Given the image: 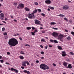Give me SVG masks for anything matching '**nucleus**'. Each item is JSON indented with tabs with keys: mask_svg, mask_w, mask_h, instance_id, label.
Returning <instances> with one entry per match:
<instances>
[{
	"mask_svg": "<svg viewBox=\"0 0 74 74\" xmlns=\"http://www.w3.org/2000/svg\"><path fill=\"white\" fill-rule=\"evenodd\" d=\"M45 2L47 4H51V1L50 0H48L45 1Z\"/></svg>",
	"mask_w": 74,
	"mask_h": 74,
	"instance_id": "nucleus-11",
	"label": "nucleus"
},
{
	"mask_svg": "<svg viewBox=\"0 0 74 74\" xmlns=\"http://www.w3.org/2000/svg\"><path fill=\"white\" fill-rule=\"evenodd\" d=\"M59 16H60V17H64L65 16L64 15H63V14H60L59 15Z\"/></svg>",
	"mask_w": 74,
	"mask_h": 74,
	"instance_id": "nucleus-22",
	"label": "nucleus"
},
{
	"mask_svg": "<svg viewBox=\"0 0 74 74\" xmlns=\"http://www.w3.org/2000/svg\"><path fill=\"white\" fill-rule=\"evenodd\" d=\"M53 41L55 43H58V42L56 40H54Z\"/></svg>",
	"mask_w": 74,
	"mask_h": 74,
	"instance_id": "nucleus-25",
	"label": "nucleus"
},
{
	"mask_svg": "<svg viewBox=\"0 0 74 74\" xmlns=\"http://www.w3.org/2000/svg\"><path fill=\"white\" fill-rule=\"evenodd\" d=\"M8 38V36H7L5 37V39H7Z\"/></svg>",
	"mask_w": 74,
	"mask_h": 74,
	"instance_id": "nucleus-53",
	"label": "nucleus"
},
{
	"mask_svg": "<svg viewBox=\"0 0 74 74\" xmlns=\"http://www.w3.org/2000/svg\"><path fill=\"white\" fill-rule=\"evenodd\" d=\"M62 8L64 9V10H68V9L69 8V7L68 5H65Z\"/></svg>",
	"mask_w": 74,
	"mask_h": 74,
	"instance_id": "nucleus-4",
	"label": "nucleus"
},
{
	"mask_svg": "<svg viewBox=\"0 0 74 74\" xmlns=\"http://www.w3.org/2000/svg\"><path fill=\"white\" fill-rule=\"evenodd\" d=\"M17 3H15L14 4L15 5H17Z\"/></svg>",
	"mask_w": 74,
	"mask_h": 74,
	"instance_id": "nucleus-59",
	"label": "nucleus"
},
{
	"mask_svg": "<svg viewBox=\"0 0 74 74\" xmlns=\"http://www.w3.org/2000/svg\"><path fill=\"white\" fill-rule=\"evenodd\" d=\"M11 71H13V70H14V68H11Z\"/></svg>",
	"mask_w": 74,
	"mask_h": 74,
	"instance_id": "nucleus-46",
	"label": "nucleus"
},
{
	"mask_svg": "<svg viewBox=\"0 0 74 74\" xmlns=\"http://www.w3.org/2000/svg\"><path fill=\"white\" fill-rule=\"evenodd\" d=\"M56 24V23L55 22H51L50 23L51 25H54Z\"/></svg>",
	"mask_w": 74,
	"mask_h": 74,
	"instance_id": "nucleus-20",
	"label": "nucleus"
},
{
	"mask_svg": "<svg viewBox=\"0 0 74 74\" xmlns=\"http://www.w3.org/2000/svg\"><path fill=\"white\" fill-rule=\"evenodd\" d=\"M45 49H47V47L46 46H45Z\"/></svg>",
	"mask_w": 74,
	"mask_h": 74,
	"instance_id": "nucleus-58",
	"label": "nucleus"
},
{
	"mask_svg": "<svg viewBox=\"0 0 74 74\" xmlns=\"http://www.w3.org/2000/svg\"><path fill=\"white\" fill-rule=\"evenodd\" d=\"M64 37V36L63 35L60 34V35H59L58 36V39H59L61 41L63 42V40H62V38Z\"/></svg>",
	"mask_w": 74,
	"mask_h": 74,
	"instance_id": "nucleus-3",
	"label": "nucleus"
},
{
	"mask_svg": "<svg viewBox=\"0 0 74 74\" xmlns=\"http://www.w3.org/2000/svg\"><path fill=\"white\" fill-rule=\"evenodd\" d=\"M66 61H67V62H69V61H70V59L67 58V59H66Z\"/></svg>",
	"mask_w": 74,
	"mask_h": 74,
	"instance_id": "nucleus-43",
	"label": "nucleus"
},
{
	"mask_svg": "<svg viewBox=\"0 0 74 74\" xmlns=\"http://www.w3.org/2000/svg\"><path fill=\"white\" fill-rule=\"evenodd\" d=\"M40 53L41 54H44V52L43 51L41 52Z\"/></svg>",
	"mask_w": 74,
	"mask_h": 74,
	"instance_id": "nucleus-47",
	"label": "nucleus"
},
{
	"mask_svg": "<svg viewBox=\"0 0 74 74\" xmlns=\"http://www.w3.org/2000/svg\"><path fill=\"white\" fill-rule=\"evenodd\" d=\"M25 46H26L27 47H28V46H30V45L28 44H26L25 45Z\"/></svg>",
	"mask_w": 74,
	"mask_h": 74,
	"instance_id": "nucleus-49",
	"label": "nucleus"
},
{
	"mask_svg": "<svg viewBox=\"0 0 74 74\" xmlns=\"http://www.w3.org/2000/svg\"><path fill=\"white\" fill-rule=\"evenodd\" d=\"M8 44L10 45V47H12V46L14 47L17 45L18 44V42L15 38H11L9 40Z\"/></svg>",
	"mask_w": 74,
	"mask_h": 74,
	"instance_id": "nucleus-1",
	"label": "nucleus"
},
{
	"mask_svg": "<svg viewBox=\"0 0 74 74\" xmlns=\"http://www.w3.org/2000/svg\"><path fill=\"white\" fill-rule=\"evenodd\" d=\"M49 8H50L51 10H54V8L51 7V6H48Z\"/></svg>",
	"mask_w": 74,
	"mask_h": 74,
	"instance_id": "nucleus-19",
	"label": "nucleus"
},
{
	"mask_svg": "<svg viewBox=\"0 0 74 74\" xmlns=\"http://www.w3.org/2000/svg\"><path fill=\"white\" fill-rule=\"evenodd\" d=\"M69 53L70 54V55H74V53L73 52H70Z\"/></svg>",
	"mask_w": 74,
	"mask_h": 74,
	"instance_id": "nucleus-26",
	"label": "nucleus"
},
{
	"mask_svg": "<svg viewBox=\"0 0 74 74\" xmlns=\"http://www.w3.org/2000/svg\"><path fill=\"white\" fill-rule=\"evenodd\" d=\"M50 42H53V40H52V39H51L50 40Z\"/></svg>",
	"mask_w": 74,
	"mask_h": 74,
	"instance_id": "nucleus-41",
	"label": "nucleus"
},
{
	"mask_svg": "<svg viewBox=\"0 0 74 74\" xmlns=\"http://www.w3.org/2000/svg\"><path fill=\"white\" fill-rule=\"evenodd\" d=\"M40 47H41V48H43V46H42V45H40Z\"/></svg>",
	"mask_w": 74,
	"mask_h": 74,
	"instance_id": "nucleus-55",
	"label": "nucleus"
},
{
	"mask_svg": "<svg viewBox=\"0 0 74 74\" xmlns=\"http://www.w3.org/2000/svg\"><path fill=\"white\" fill-rule=\"evenodd\" d=\"M52 29H54V30H58V29L57 28H56L53 27Z\"/></svg>",
	"mask_w": 74,
	"mask_h": 74,
	"instance_id": "nucleus-33",
	"label": "nucleus"
},
{
	"mask_svg": "<svg viewBox=\"0 0 74 74\" xmlns=\"http://www.w3.org/2000/svg\"><path fill=\"white\" fill-rule=\"evenodd\" d=\"M37 10L38 11V12H41V10L40 9H38Z\"/></svg>",
	"mask_w": 74,
	"mask_h": 74,
	"instance_id": "nucleus-31",
	"label": "nucleus"
},
{
	"mask_svg": "<svg viewBox=\"0 0 74 74\" xmlns=\"http://www.w3.org/2000/svg\"><path fill=\"white\" fill-rule=\"evenodd\" d=\"M53 66H54L55 67L56 66V64L54 63L53 64Z\"/></svg>",
	"mask_w": 74,
	"mask_h": 74,
	"instance_id": "nucleus-40",
	"label": "nucleus"
},
{
	"mask_svg": "<svg viewBox=\"0 0 74 74\" xmlns=\"http://www.w3.org/2000/svg\"><path fill=\"white\" fill-rule=\"evenodd\" d=\"M5 21H7V20H8V19H7V18H5Z\"/></svg>",
	"mask_w": 74,
	"mask_h": 74,
	"instance_id": "nucleus-60",
	"label": "nucleus"
},
{
	"mask_svg": "<svg viewBox=\"0 0 74 74\" xmlns=\"http://www.w3.org/2000/svg\"><path fill=\"white\" fill-rule=\"evenodd\" d=\"M21 69H24V67H23V66H21Z\"/></svg>",
	"mask_w": 74,
	"mask_h": 74,
	"instance_id": "nucleus-61",
	"label": "nucleus"
},
{
	"mask_svg": "<svg viewBox=\"0 0 74 74\" xmlns=\"http://www.w3.org/2000/svg\"><path fill=\"white\" fill-rule=\"evenodd\" d=\"M25 9L26 11H29L30 10L28 8L26 7L25 8Z\"/></svg>",
	"mask_w": 74,
	"mask_h": 74,
	"instance_id": "nucleus-16",
	"label": "nucleus"
},
{
	"mask_svg": "<svg viewBox=\"0 0 74 74\" xmlns=\"http://www.w3.org/2000/svg\"><path fill=\"white\" fill-rule=\"evenodd\" d=\"M41 41H42H42H45V40H44V39L42 38L41 40Z\"/></svg>",
	"mask_w": 74,
	"mask_h": 74,
	"instance_id": "nucleus-32",
	"label": "nucleus"
},
{
	"mask_svg": "<svg viewBox=\"0 0 74 74\" xmlns=\"http://www.w3.org/2000/svg\"><path fill=\"white\" fill-rule=\"evenodd\" d=\"M69 23H72V20H69Z\"/></svg>",
	"mask_w": 74,
	"mask_h": 74,
	"instance_id": "nucleus-48",
	"label": "nucleus"
},
{
	"mask_svg": "<svg viewBox=\"0 0 74 74\" xmlns=\"http://www.w3.org/2000/svg\"><path fill=\"white\" fill-rule=\"evenodd\" d=\"M19 39H20V40H22V38H21V37H19Z\"/></svg>",
	"mask_w": 74,
	"mask_h": 74,
	"instance_id": "nucleus-50",
	"label": "nucleus"
},
{
	"mask_svg": "<svg viewBox=\"0 0 74 74\" xmlns=\"http://www.w3.org/2000/svg\"><path fill=\"white\" fill-rule=\"evenodd\" d=\"M52 34L54 37H57L58 36V33L55 32H53Z\"/></svg>",
	"mask_w": 74,
	"mask_h": 74,
	"instance_id": "nucleus-7",
	"label": "nucleus"
},
{
	"mask_svg": "<svg viewBox=\"0 0 74 74\" xmlns=\"http://www.w3.org/2000/svg\"><path fill=\"white\" fill-rule=\"evenodd\" d=\"M40 23L41 22L37 20H36L35 21V24H40Z\"/></svg>",
	"mask_w": 74,
	"mask_h": 74,
	"instance_id": "nucleus-9",
	"label": "nucleus"
},
{
	"mask_svg": "<svg viewBox=\"0 0 74 74\" xmlns=\"http://www.w3.org/2000/svg\"><path fill=\"white\" fill-rule=\"evenodd\" d=\"M35 32H37V30H35Z\"/></svg>",
	"mask_w": 74,
	"mask_h": 74,
	"instance_id": "nucleus-64",
	"label": "nucleus"
},
{
	"mask_svg": "<svg viewBox=\"0 0 74 74\" xmlns=\"http://www.w3.org/2000/svg\"><path fill=\"white\" fill-rule=\"evenodd\" d=\"M6 64H8L9 65H10V64L9 63H8L7 62L5 63Z\"/></svg>",
	"mask_w": 74,
	"mask_h": 74,
	"instance_id": "nucleus-39",
	"label": "nucleus"
},
{
	"mask_svg": "<svg viewBox=\"0 0 74 74\" xmlns=\"http://www.w3.org/2000/svg\"><path fill=\"white\" fill-rule=\"evenodd\" d=\"M67 40H71V38H70V36L67 37Z\"/></svg>",
	"mask_w": 74,
	"mask_h": 74,
	"instance_id": "nucleus-24",
	"label": "nucleus"
},
{
	"mask_svg": "<svg viewBox=\"0 0 74 74\" xmlns=\"http://www.w3.org/2000/svg\"><path fill=\"white\" fill-rule=\"evenodd\" d=\"M5 30V28H4V27H3L2 28V32H4Z\"/></svg>",
	"mask_w": 74,
	"mask_h": 74,
	"instance_id": "nucleus-29",
	"label": "nucleus"
},
{
	"mask_svg": "<svg viewBox=\"0 0 74 74\" xmlns=\"http://www.w3.org/2000/svg\"><path fill=\"white\" fill-rule=\"evenodd\" d=\"M58 47L59 49H60V50H62V48L60 46H58Z\"/></svg>",
	"mask_w": 74,
	"mask_h": 74,
	"instance_id": "nucleus-18",
	"label": "nucleus"
},
{
	"mask_svg": "<svg viewBox=\"0 0 74 74\" xmlns=\"http://www.w3.org/2000/svg\"><path fill=\"white\" fill-rule=\"evenodd\" d=\"M36 63H39V61H38V60H36Z\"/></svg>",
	"mask_w": 74,
	"mask_h": 74,
	"instance_id": "nucleus-51",
	"label": "nucleus"
},
{
	"mask_svg": "<svg viewBox=\"0 0 74 74\" xmlns=\"http://www.w3.org/2000/svg\"><path fill=\"white\" fill-rule=\"evenodd\" d=\"M0 61L1 62V63H3V60H0Z\"/></svg>",
	"mask_w": 74,
	"mask_h": 74,
	"instance_id": "nucleus-37",
	"label": "nucleus"
},
{
	"mask_svg": "<svg viewBox=\"0 0 74 74\" xmlns=\"http://www.w3.org/2000/svg\"><path fill=\"white\" fill-rule=\"evenodd\" d=\"M32 30H34V29H36V28H34V27H32Z\"/></svg>",
	"mask_w": 74,
	"mask_h": 74,
	"instance_id": "nucleus-38",
	"label": "nucleus"
},
{
	"mask_svg": "<svg viewBox=\"0 0 74 74\" xmlns=\"http://www.w3.org/2000/svg\"><path fill=\"white\" fill-rule=\"evenodd\" d=\"M62 56H66V52L64 51H63L62 52Z\"/></svg>",
	"mask_w": 74,
	"mask_h": 74,
	"instance_id": "nucleus-8",
	"label": "nucleus"
},
{
	"mask_svg": "<svg viewBox=\"0 0 74 74\" xmlns=\"http://www.w3.org/2000/svg\"><path fill=\"white\" fill-rule=\"evenodd\" d=\"M18 6L20 7V8H23L25 7L24 4H23V3H20L18 5Z\"/></svg>",
	"mask_w": 74,
	"mask_h": 74,
	"instance_id": "nucleus-6",
	"label": "nucleus"
},
{
	"mask_svg": "<svg viewBox=\"0 0 74 74\" xmlns=\"http://www.w3.org/2000/svg\"><path fill=\"white\" fill-rule=\"evenodd\" d=\"M71 34H73V35L74 34V32H71Z\"/></svg>",
	"mask_w": 74,
	"mask_h": 74,
	"instance_id": "nucleus-52",
	"label": "nucleus"
},
{
	"mask_svg": "<svg viewBox=\"0 0 74 74\" xmlns=\"http://www.w3.org/2000/svg\"><path fill=\"white\" fill-rule=\"evenodd\" d=\"M37 9H35L33 12V13L32 14L33 15H34L35 13H37Z\"/></svg>",
	"mask_w": 74,
	"mask_h": 74,
	"instance_id": "nucleus-14",
	"label": "nucleus"
},
{
	"mask_svg": "<svg viewBox=\"0 0 74 74\" xmlns=\"http://www.w3.org/2000/svg\"><path fill=\"white\" fill-rule=\"evenodd\" d=\"M28 18H29V19H32L33 18V15L32 14H29Z\"/></svg>",
	"mask_w": 74,
	"mask_h": 74,
	"instance_id": "nucleus-10",
	"label": "nucleus"
},
{
	"mask_svg": "<svg viewBox=\"0 0 74 74\" xmlns=\"http://www.w3.org/2000/svg\"><path fill=\"white\" fill-rule=\"evenodd\" d=\"M65 31H66V32H68V31L67 29H65Z\"/></svg>",
	"mask_w": 74,
	"mask_h": 74,
	"instance_id": "nucleus-63",
	"label": "nucleus"
},
{
	"mask_svg": "<svg viewBox=\"0 0 74 74\" xmlns=\"http://www.w3.org/2000/svg\"><path fill=\"white\" fill-rule=\"evenodd\" d=\"M19 57L21 59H24V57L22 56H20Z\"/></svg>",
	"mask_w": 74,
	"mask_h": 74,
	"instance_id": "nucleus-23",
	"label": "nucleus"
},
{
	"mask_svg": "<svg viewBox=\"0 0 74 74\" xmlns=\"http://www.w3.org/2000/svg\"><path fill=\"white\" fill-rule=\"evenodd\" d=\"M63 64L64 66L65 67H66V66H67V64L66 62H64L63 63Z\"/></svg>",
	"mask_w": 74,
	"mask_h": 74,
	"instance_id": "nucleus-17",
	"label": "nucleus"
},
{
	"mask_svg": "<svg viewBox=\"0 0 74 74\" xmlns=\"http://www.w3.org/2000/svg\"><path fill=\"white\" fill-rule=\"evenodd\" d=\"M34 3L35 4V5H38V3L37 2H34Z\"/></svg>",
	"mask_w": 74,
	"mask_h": 74,
	"instance_id": "nucleus-34",
	"label": "nucleus"
},
{
	"mask_svg": "<svg viewBox=\"0 0 74 74\" xmlns=\"http://www.w3.org/2000/svg\"><path fill=\"white\" fill-rule=\"evenodd\" d=\"M49 47H50V48H52V46L50 45H49Z\"/></svg>",
	"mask_w": 74,
	"mask_h": 74,
	"instance_id": "nucleus-57",
	"label": "nucleus"
},
{
	"mask_svg": "<svg viewBox=\"0 0 74 74\" xmlns=\"http://www.w3.org/2000/svg\"><path fill=\"white\" fill-rule=\"evenodd\" d=\"M66 68L67 69H68V68H69V69H71L72 68V66H71V64H69L68 65V67H66Z\"/></svg>",
	"mask_w": 74,
	"mask_h": 74,
	"instance_id": "nucleus-13",
	"label": "nucleus"
},
{
	"mask_svg": "<svg viewBox=\"0 0 74 74\" xmlns=\"http://www.w3.org/2000/svg\"><path fill=\"white\" fill-rule=\"evenodd\" d=\"M14 21V22H17V21L16 20H13Z\"/></svg>",
	"mask_w": 74,
	"mask_h": 74,
	"instance_id": "nucleus-62",
	"label": "nucleus"
},
{
	"mask_svg": "<svg viewBox=\"0 0 74 74\" xmlns=\"http://www.w3.org/2000/svg\"><path fill=\"white\" fill-rule=\"evenodd\" d=\"M41 15L42 16H45V14L44 13H42Z\"/></svg>",
	"mask_w": 74,
	"mask_h": 74,
	"instance_id": "nucleus-42",
	"label": "nucleus"
},
{
	"mask_svg": "<svg viewBox=\"0 0 74 74\" xmlns=\"http://www.w3.org/2000/svg\"><path fill=\"white\" fill-rule=\"evenodd\" d=\"M26 61H24L22 63V65L23 66H26Z\"/></svg>",
	"mask_w": 74,
	"mask_h": 74,
	"instance_id": "nucleus-15",
	"label": "nucleus"
},
{
	"mask_svg": "<svg viewBox=\"0 0 74 74\" xmlns=\"http://www.w3.org/2000/svg\"><path fill=\"white\" fill-rule=\"evenodd\" d=\"M40 69H43V70H48L49 69V66L46 65L42 64L40 65Z\"/></svg>",
	"mask_w": 74,
	"mask_h": 74,
	"instance_id": "nucleus-2",
	"label": "nucleus"
},
{
	"mask_svg": "<svg viewBox=\"0 0 74 74\" xmlns=\"http://www.w3.org/2000/svg\"><path fill=\"white\" fill-rule=\"evenodd\" d=\"M26 63H27V65H29V64H30L29 63V62L27 61H26Z\"/></svg>",
	"mask_w": 74,
	"mask_h": 74,
	"instance_id": "nucleus-28",
	"label": "nucleus"
},
{
	"mask_svg": "<svg viewBox=\"0 0 74 74\" xmlns=\"http://www.w3.org/2000/svg\"><path fill=\"white\" fill-rule=\"evenodd\" d=\"M42 33H45V31H42Z\"/></svg>",
	"mask_w": 74,
	"mask_h": 74,
	"instance_id": "nucleus-56",
	"label": "nucleus"
},
{
	"mask_svg": "<svg viewBox=\"0 0 74 74\" xmlns=\"http://www.w3.org/2000/svg\"><path fill=\"white\" fill-rule=\"evenodd\" d=\"M14 71H15V73H18V70H16L15 69H14Z\"/></svg>",
	"mask_w": 74,
	"mask_h": 74,
	"instance_id": "nucleus-21",
	"label": "nucleus"
},
{
	"mask_svg": "<svg viewBox=\"0 0 74 74\" xmlns=\"http://www.w3.org/2000/svg\"><path fill=\"white\" fill-rule=\"evenodd\" d=\"M7 53L8 55H10V52H7Z\"/></svg>",
	"mask_w": 74,
	"mask_h": 74,
	"instance_id": "nucleus-35",
	"label": "nucleus"
},
{
	"mask_svg": "<svg viewBox=\"0 0 74 74\" xmlns=\"http://www.w3.org/2000/svg\"><path fill=\"white\" fill-rule=\"evenodd\" d=\"M24 73H27V74H30V72H29V71H27L26 70H25L23 71Z\"/></svg>",
	"mask_w": 74,
	"mask_h": 74,
	"instance_id": "nucleus-12",
	"label": "nucleus"
},
{
	"mask_svg": "<svg viewBox=\"0 0 74 74\" xmlns=\"http://www.w3.org/2000/svg\"><path fill=\"white\" fill-rule=\"evenodd\" d=\"M21 54H23V55H25V53L23 52V51H21Z\"/></svg>",
	"mask_w": 74,
	"mask_h": 74,
	"instance_id": "nucleus-45",
	"label": "nucleus"
},
{
	"mask_svg": "<svg viewBox=\"0 0 74 74\" xmlns=\"http://www.w3.org/2000/svg\"><path fill=\"white\" fill-rule=\"evenodd\" d=\"M3 35H4V36H7V34L6 32H5L3 34Z\"/></svg>",
	"mask_w": 74,
	"mask_h": 74,
	"instance_id": "nucleus-30",
	"label": "nucleus"
},
{
	"mask_svg": "<svg viewBox=\"0 0 74 74\" xmlns=\"http://www.w3.org/2000/svg\"><path fill=\"white\" fill-rule=\"evenodd\" d=\"M41 59H44V57H42L40 58Z\"/></svg>",
	"mask_w": 74,
	"mask_h": 74,
	"instance_id": "nucleus-54",
	"label": "nucleus"
},
{
	"mask_svg": "<svg viewBox=\"0 0 74 74\" xmlns=\"http://www.w3.org/2000/svg\"><path fill=\"white\" fill-rule=\"evenodd\" d=\"M64 20H65V21H67V18H64Z\"/></svg>",
	"mask_w": 74,
	"mask_h": 74,
	"instance_id": "nucleus-36",
	"label": "nucleus"
},
{
	"mask_svg": "<svg viewBox=\"0 0 74 74\" xmlns=\"http://www.w3.org/2000/svg\"><path fill=\"white\" fill-rule=\"evenodd\" d=\"M4 15L3 13H1L0 14V19L3 20L4 19Z\"/></svg>",
	"mask_w": 74,
	"mask_h": 74,
	"instance_id": "nucleus-5",
	"label": "nucleus"
},
{
	"mask_svg": "<svg viewBox=\"0 0 74 74\" xmlns=\"http://www.w3.org/2000/svg\"><path fill=\"white\" fill-rule=\"evenodd\" d=\"M27 30H30V29H31V27H27Z\"/></svg>",
	"mask_w": 74,
	"mask_h": 74,
	"instance_id": "nucleus-27",
	"label": "nucleus"
},
{
	"mask_svg": "<svg viewBox=\"0 0 74 74\" xmlns=\"http://www.w3.org/2000/svg\"><path fill=\"white\" fill-rule=\"evenodd\" d=\"M31 33L32 34V35L33 36L35 35V34H34L33 32H31Z\"/></svg>",
	"mask_w": 74,
	"mask_h": 74,
	"instance_id": "nucleus-44",
	"label": "nucleus"
}]
</instances>
